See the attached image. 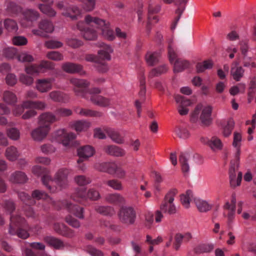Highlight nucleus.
Segmentation results:
<instances>
[{
    "label": "nucleus",
    "instance_id": "1",
    "mask_svg": "<svg viewBox=\"0 0 256 256\" xmlns=\"http://www.w3.org/2000/svg\"><path fill=\"white\" fill-rule=\"evenodd\" d=\"M68 174L69 171L68 169L61 168L56 172L54 179L50 176L46 175L42 178V182L50 192H55L67 187Z\"/></svg>",
    "mask_w": 256,
    "mask_h": 256
},
{
    "label": "nucleus",
    "instance_id": "2",
    "mask_svg": "<svg viewBox=\"0 0 256 256\" xmlns=\"http://www.w3.org/2000/svg\"><path fill=\"white\" fill-rule=\"evenodd\" d=\"M84 21L88 26L100 29L102 32V34L105 38L109 40H112L114 38V32L110 28L108 22L90 14L85 16Z\"/></svg>",
    "mask_w": 256,
    "mask_h": 256
},
{
    "label": "nucleus",
    "instance_id": "3",
    "mask_svg": "<svg viewBox=\"0 0 256 256\" xmlns=\"http://www.w3.org/2000/svg\"><path fill=\"white\" fill-rule=\"evenodd\" d=\"M9 233L12 235L16 234L19 238L26 239L29 236L28 232L22 228H26L25 220L20 216H11Z\"/></svg>",
    "mask_w": 256,
    "mask_h": 256
},
{
    "label": "nucleus",
    "instance_id": "4",
    "mask_svg": "<svg viewBox=\"0 0 256 256\" xmlns=\"http://www.w3.org/2000/svg\"><path fill=\"white\" fill-rule=\"evenodd\" d=\"M190 120L201 126H207L208 124V105L206 103L198 104L191 114Z\"/></svg>",
    "mask_w": 256,
    "mask_h": 256
},
{
    "label": "nucleus",
    "instance_id": "5",
    "mask_svg": "<svg viewBox=\"0 0 256 256\" xmlns=\"http://www.w3.org/2000/svg\"><path fill=\"white\" fill-rule=\"evenodd\" d=\"M76 138V135L74 133H68L64 129H59L52 134L51 141L62 144L64 147L69 148L72 141Z\"/></svg>",
    "mask_w": 256,
    "mask_h": 256
},
{
    "label": "nucleus",
    "instance_id": "6",
    "mask_svg": "<svg viewBox=\"0 0 256 256\" xmlns=\"http://www.w3.org/2000/svg\"><path fill=\"white\" fill-rule=\"evenodd\" d=\"M70 83L73 86V91L75 95L86 99H88L87 88L90 86V82L84 79L71 78Z\"/></svg>",
    "mask_w": 256,
    "mask_h": 256
},
{
    "label": "nucleus",
    "instance_id": "7",
    "mask_svg": "<svg viewBox=\"0 0 256 256\" xmlns=\"http://www.w3.org/2000/svg\"><path fill=\"white\" fill-rule=\"evenodd\" d=\"M119 220L124 224H133L136 220V214L134 208L130 206H122L118 214Z\"/></svg>",
    "mask_w": 256,
    "mask_h": 256
},
{
    "label": "nucleus",
    "instance_id": "8",
    "mask_svg": "<svg viewBox=\"0 0 256 256\" xmlns=\"http://www.w3.org/2000/svg\"><path fill=\"white\" fill-rule=\"evenodd\" d=\"M176 190H173L169 191L165 196L164 202L160 206V210L164 213L172 214L176 213V209L174 204V200L176 194Z\"/></svg>",
    "mask_w": 256,
    "mask_h": 256
},
{
    "label": "nucleus",
    "instance_id": "9",
    "mask_svg": "<svg viewBox=\"0 0 256 256\" xmlns=\"http://www.w3.org/2000/svg\"><path fill=\"white\" fill-rule=\"evenodd\" d=\"M168 53L170 62H174V72H180L188 66L189 63L188 61L176 58L177 56L174 48L171 45L168 47Z\"/></svg>",
    "mask_w": 256,
    "mask_h": 256
},
{
    "label": "nucleus",
    "instance_id": "10",
    "mask_svg": "<svg viewBox=\"0 0 256 256\" xmlns=\"http://www.w3.org/2000/svg\"><path fill=\"white\" fill-rule=\"evenodd\" d=\"M54 65L50 62L42 60L39 64H32L25 67L26 72L30 75L39 74L54 68Z\"/></svg>",
    "mask_w": 256,
    "mask_h": 256
},
{
    "label": "nucleus",
    "instance_id": "11",
    "mask_svg": "<svg viewBox=\"0 0 256 256\" xmlns=\"http://www.w3.org/2000/svg\"><path fill=\"white\" fill-rule=\"evenodd\" d=\"M54 30V26L52 22L44 20L40 22L38 29L33 30L32 32L35 35L46 37L48 34L52 32Z\"/></svg>",
    "mask_w": 256,
    "mask_h": 256
},
{
    "label": "nucleus",
    "instance_id": "12",
    "mask_svg": "<svg viewBox=\"0 0 256 256\" xmlns=\"http://www.w3.org/2000/svg\"><path fill=\"white\" fill-rule=\"evenodd\" d=\"M50 130V126L48 125H40L31 132L30 135L34 140L41 142L47 136Z\"/></svg>",
    "mask_w": 256,
    "mask_h": 256
},
{
    "label": "nucleus",
    "instance_id": "13",
    "mask_svg": "<svg viewBox=\"0 0 256 256\" xmlns=\"http://www.w3.org/2000/svg\"><path fill=\"white\" fill-rule=\"evenodd\" d=\"M174 100L178 104V110L179 114L182 116L186 115L189 112L187 107L192 104V101L190 100L185 98L180 95H176L174 96Z\"/></svg>",
    "mask_w": 256,
    "mask_h": 256
},
{
    "label": "nucleus",
    "instance_id": "14",
    "mask_svg": "<svg viewBox=\"0 0 256 256\" xmlns=\"http://www.w3.org/2000/svg\"><path fill=\"white\" fill-rule=\"evenodd\" d=\"M85 22H79L76 24V27L74 28V29L76 28L80 30L82 34V35L84 38L88 40H94L98 37V34L96 30L91 29L90 28H84Z\"/></svg>",
    "mask_w": 256,
    "mask_h": 256
},
{
    "label": "nucleus",
    "instance_id": "15",
    "mask_svg": "<svg viewBox=\"0 0 256 256\" xmlns=\"http://www.w3.org/2000/svg\"><path fill=\"white\" fill-rule=\"evenodd\" d=\"M40 16L38 12L32 10H26L22 12L20 22L24 26H27V22L36 20Z\"/></svg>",
    "mask_w": 256,
    "mask_h": 256
},
{
    "label": "nucleus",
    "instance_id": "16",
    "mask_svg": "<svg viewBox=\"0 0 256 256\" xmlns=\"http://www.w3.org/2000/svg\"><path fill=\"white\" fill-rule=\"evenodd\" d=\"M53 81L52 78L38 79L36 82V88L40 92H46L52 90Z\"/></svg>",
    "mask_w": 256,
    "mask_h": 256
},
{
    "label": "nucleus",
    "instance_id": "17",
    "mask_svg": "<svg viewBox=\"0 0 256 256\" xmlns=\"http://www.w3.org/2000/svg\"><path fill=\"white\" fill-rule=\"evenodd\" d=\"M38 120L40 125H48L50 126L52 124L58 120V118H57L56 114L50 112H43L39 116Z\"/></svg>",
    "mask_w": 256,
    "mask_h": 256
},
{
    "label": "nucleus",
    "instance_id": "18",
    "mask_svg": "<svg viewBox=\"0 0 256 256\" xmlns=\"http://www.w3.org/2000/svg\"><path fill=\"white\" fill-rule=\"evenodd\" d=\"M188 0H162L164 4H171L173 2L176 6V13L178 15L176 18V22L179 20L181 15L186 8V6Z\"/></svg>",
    "mask_w": 256,
    "mask_h": 256
},
{
    "label": "nucleus",
    "instance_id": "19",
    "mask_svg": "<svg viewBox=\"0 0 256 256\" xmlns=\"http://www.w3.org/2000/svg\"><path fill=\"white\" fill-rule=\"evenodd\" d=\"M65 208L71 214L76 216L83 218V208L76 205L72 204L71 202L66 200L64 202Z\"/></svg>",
    "mask_w": 256,
    "mask_h": 256
},
{
    "label": "nucleus",
    "instance_id": "20",
    "mask_svg": "<svg viewBox=\"0 0 256 256\" xmlns=\"http://www.w3.org/2000/svg\"><path fill=\"white\" fill-rule=\"evenodd\" d=\"M90 100L94 104L100 107H108L112 104L111 100L110 98L102 96L92 95L90 96Z\"/></svg>",
    "mask_w": 256,
    "mask_h": 256
},
{
    "label": "nucleus",
    "instance_id": "21",
    "mask_svg": "<svg viewBox=\"0 0 256 256\" xmlns=\"http://www.w3.org/2000/svg\"><path fill=\"white\" fill-rule=\"evenodd\" d=\"M230 182L231 187L235 188L240 184L242 179V174L241 172H238V177L236 178V173L235 168L231 166L230 168Z\"/></svg>",
    "mask_w": 256,
    "mask_h": 256
},
{
    "label": "nucleus",
    "instance_id": "22",
    "mask_svg": "<svg viewBox=\"0 0 256 256\" xmlns=\"http://www.w3.org/2000/svg\"><path fill=\"white\" fill-rule=\"evenodd\" d=\"M91 126V123L86 120H78L72 123L71 126L78 132H86Z\"/></svg>",
    "mask_w": 256,
    "mask_h": 256
},
{
    "label": "nucleus",
    "instance_id": "23",
    "mask_svg": "<svg viewBox=\"0 0 256 256\" xmlns=\"http://www.w3.org/2000/svg\"><path fill=\"white\" fill-rule=\"evenodd\" d=\"M62 69L68 73L80 72L81 74H84L85 72L82 71V67L81 65L66 62L62 64Z\"/></svg>",
    "mask_w": 256,
    "mask_h": 256
},
{
    "label": "nucleus",
    "instance_id": "24",
    "mask_svg": "<svg viewBox=\"0 0 256 256\" xmlns=\"http://www.w3.org/2000/svg\"><path fill=\"white\" fill-rule=\"evenodd\" d=\"M48 98L54 102H66L69 100V98L66 94L58 90H54L50 92Z\"/></svg>",
    "mask_w": 256,
    "mask_h": 256
},
{
    "label": "nucleus",
    "instance_id": "25",
    "mask_svg": "<svg viewBox=\"0 0 256 256\" xmlns=\"http://www.w3.org/2000/svg\"><path fill=\"white\" fill-rule=\"evenodd\" d=\"M20 156V152L14 146H10L7 148L5 150L4 156L9 161L14 162L18 160Z\"/></svg>",
    "mask_w": 256,
    "mask_h": 256
},
{
    "label": "nucleus",
    "instance_id": "26",
    "mask_svg": "<svg viewBox=\"0 0 256 256\" xmlns=\"http://www.w3.org/2000/svg\"><path fill=\"white\" fill-rule=\"evenodd\" d=\"M28 180L26 174L20 171H16L11 174L9 181L14 184H24Z\"/></svg>",
    "mask_w": 256,
    "mask_h": 256
},
{
    "label": "nucleus",
    "instance_id": "27",
    "mask_svg": "<svg viewBox=\"0 0 256 256\" xmlns=\"http://www.w3.org/2000/svg\"><path fill=\"white\" fill-rule=\"evenodd\" d=\"M76 112L82 116L86 117H101L102 116V112L93 110L90 109L83 108H78L76 110Z\"/></svg>",
    "mask_w": 256,
    "mask_h": 256
},
{
    "label": "nucleus",
    "instance_id": "28",
    "mask_svg": "<svg viewBox=\"0 0 256 256\" xmlns=\"http://www.w3.org/2000/svg\"><path fill=\"white\" fill-rule=\"evenodd\" d=\"M77 152L80 158H88L94 154L95 150L93 147L88 145L80 147L78 149Z\"/></svg>",
    "mask_w": 256,
    "mask_h": 256
},
{
    "label": "nucleus",
    "instance_id": "29",
    "mask_svg": "<svg viewBox=\"0 0 256 256\" xmlns=\"http://www.w3.org/2000/svg\"><path fill=\"white\" fill-rule=\"evenodd\" d=\"M104 150L106 154L116 156H122L126 154L124 150L116 146H106Z\"/></svg>",
    "mask_w": 256,
    "mask_h": 256
},
{
    "label": "nucleus",
    "instance_id": "30",
    "mask_svg": "<svg viewBox=\"0 0 256 256\" xmlns=\"http://www.w3.org/2000/svg\"><path fill=\"white\" fill-rule=\"evenodd\" d=\"M106 200L108 202L116 205H121L126 203L124 198L118 193L108 194L106 197Z\"/></svg>",
    "mask_w": 256,
    "mask_h": 256
},
{
    "label": "nucleus",
    "instance_id": "31",
    "mask_svg": "<svg viewBox=\"0 0 256 256\" xmlns=\"http://www.w3.org/2000/svg\"><path fill=\"white\" fill-rule=\"evenodd\" d=\"M5 30L8 32L15 33L18 30V25L16 20L11 18H6L3 22Z\"/></svg>",
    "mask_w": 256,
    "mask_h": 256
},
{
    "label": "nucleus",
    "instance_id": "32",
    "mask_svg": "<svg viewBox=\"0 0 256 256\" xmlns=\"http://www.w3.org/2000/svg\"><path fill=\"white\" fill-rule=\"evenodd\" d=\"M44 242L56 249H60L64 247V244L60 240L52 236H47L44 238Z\"/></svg>",
    "mask_w": 256,
    "mask_h": 256
},
{
    "label": "nucleus",
    "instance_id": "33",
    "mask_svg": "<svg viewBox=\"0 0 256 256\" xmlns=\"http://www.w3.org/2000/svg\"><path fill=\"white\" fill-rule=\"evenodd\" d=\"M24 105L29 108H35L41 110H45L47 107L46 104L40 100H26Z\"/></svg>",
    "mask_w": 256,
    "mask_h": 256
},
{
    "label": "nucleus",
    "instance_id": "34",
    "mask_svg": "<svg viewBox=\"0 0 256 256\" xmlns=\"http://www.w3.org/2000/svg\"><path fill=\"white\" fill-rule=\"evenodd\" d=\"M244 70L242 66H237L236 64H233L230 70L231 75L233 78L237 82L240 80V78L243 76Z\"/></svg>",
    "mask_w": 256,
    "mask_h": 256
},
{
    "label": "nucleus",
    "instance_id": "35",
    "mask_svg": "<svg viewBox=\"0 0 256 256\" xmlns=\"http://www.w3.org/2000/svg\"><path fill=\"white\" fill-rule=\"evenodd\" d=\"M81 14V10L76 6H73L70 8L68 10L62 12L64 16L69 17L72 20L77 19L78 17L80 16Z\"/></svg>",
    "mask_w": 256,
    "mask_h": 256
},
{
    "label": "nucleus",
    "instance_id": "36",
    "mask_svg": "<svg viewBox=\"0 0 256 256\" xmlns=\"http://www.w3.org/2000/svg\"><path fill=\"white\" fill-rule=\"evenodd\" d=\"M3 100L8 104H14L18 102V98L13 92L9 90L4 92L2 96Z\"/></svg>",
    "mask_w": 256,
    "mask_h": 256
},
{
    "label": "nucleus",
    "instance_id": "37",
    "mask_svg": "<svg viewBox=\"0 0 256 256\" xmlns=\"http://www.w3.org/2000/svg\"><path fill=\"white\" fill-rule=\"evenodd\" d=\"M112 51V48L110 46L104 44L102 48L98 52V57L102 60H110V54Z\"/></svg>",
    "mask_w": 256,
    "mask_h": 256
},
{
    "label": "nucleus",
    "instance_id": "38",
    "mask_svg": "<svg viewBox=\"0 0 256 256\" xmlns=\"http://www.w3.org/2000/svg\"><path fill=\"white\" fill-rule=\"evenodd\" d=\"M160 54L156 52H148L145 56L146 64L150 66L156 64L158 62Z\"/></svg>",
    "mask_w": 256,
    "mask_h": 256
},
{
    "label": "nucleus",
    "instance_id": "39",
    "mask_svg": "<svg viewBox=\"0 0 256 256\" xmlns=\"http://www.w3.org/2000/svg\"><path fill=\"white\" fill-rule=\"evenodd\" d=\"M118 166V164L115 162H105L101 164L99 170L100 171L106 172L110 174H114Z\"/></svg>",
    "mask_w": 256,
    "mask_h": 256
},
{
    "label": "nucleus",
    "instance_id": "40",
    "mask_svg": "<svg viewBox=\"0 0 256 256\" xmlns=\"http://www.w3.org/2000/svg\"><path fill=\"white\" fill-rule=\"evenodd\" d=\"M72 198L77 202H81L86 200L87 193L85 188H77L72 195Z\"/></svg>",
    "mask_w": 256,
    "mask_h": 256
},
{
    "label": "nucleus",
    "instance_id": "41",
    "mask_svg": "<svg viewBox=\"0 0 256 256\" xmlns=\"http://www.w3.org/2000/svg\"><path fill=\"white\" fill-rule=\"evenodd\" d=\"M188 160V154L181 153L180 156V162L181 164L182 172L185 176L187 175L190 172V166Z\"/></svg>",
    "mask_w": 256,
    "mask_h": 256
},
{
    "label": "nucleus",
    "instance_id": "42",
    "mask_svg": "<svg viewBox=\"0 0 256 256\" xmlns=\"http://www.w3.org/2000/svg\"><path fill=\"white\" fill-rule=\"evenodd\" d=\"M106 134L112 140L117 144H121L124 142V139L119 133L112 129H106Z\"/></svg>",
    "mask_w": 256,
    "mask_h": 256
},
{
    "label": "nucleus",
    "instance_id": "43",
    "mask_svg": "<svg viewBox=\"0 0 256 256\" xmlns=\"http://www.w3.org/2000/svg\"><path fill=\"white\" fill-rule=\"evenodd\" d=\"M193 192L190 190L186 191V194H182L180 196V200L184 208H188L190 207V202L194 200Z\"/></svg>",
    "mask_w": 256,
    "mask_h": 256
},
{
    "label": "nucleus",
    "instance_id": "44",
    "mask_svg": "<svg viewBox=\"0 0 256 256\" xmlns=\"http://www.w3.org/2000/svg\"><path fill=\"white\" fill-rule=\"evenodd\" d=\"M38 8L43 14L49 17H54L56 14V10L50 6L40 4Z\"/></svg>",
    "mask_w": 256,
    "mask_h": 256
},
{
    "label": "nucleus",
    "instance_id": "45",
    "mask_svg": "<svg viewBox=\"0 0 256 256\" xmlns=\"http://www.w3.org/2000/svg\"><path fill=\"white\" fill-rule=\"evenodd\" d=\"M82 8L86 12L92 11L96 7V0H82Z\"/></svg>",
    "mask_w": 256,
    "mask_h": 256
},
{
    "label": "nucleus",
    "instance_id": "46",
    "mask_svg": "<svg viewBox=\"0 0 256 256\" xmlns=\"http://www.w3.org/2000/svg\"><path fill=\"white\" fill-rule=\"evenodd\" d=\"M6 12L9 14H18L19 12H21V8L13 2H7L6 3Z\"/></svg>",
    "mask_w": 256,
    "mask_h": 256
},
{
    "label": "nucleus",
    "instance_id": "47",
    "mask_svg": "<svg viewBox=\"0 0 256 256\" xmlns=\"http://www.w3.org/2000/svg\"><path fill=\"white\" fill-rule=\"evenodd\" d=\"M242 140V136L240 133L235 132L234 136V141L232 145L234 147L236 148V158L237 159L239 158V156L240 154V142Z\"/></svg>",
    "mask_w": 256,
    "mask_h": 256
},
{
    "label": "nucleus",
    "instance_id": "48",
    "mask_svg": "<svg viewBox=\"0 0 256 256\" xmlns=\"http://www.w3.org/2000/svg\"><path fill=\"white\" fill-rule=\"evenodd\" d=\"M194 202L200 212H206L208 209V203L199 198H194Z\"/></svg>",
    "mask_w": 256,
    "mask_h": 256
},
{
    "label": "nucleus",
    "instance_id": "49",
    "mask_svg": "<svg viewBox=\"0 0 256 256\" xmlns=\"http://www.w3.org/2000/svg\"><path fill=\"white\" fill-rule=\"evenodd\" d=\"M17 59L18 62H30L34 61L32 56L26 52H22L18 54L17 56Z\"/></svg>",
    "mask_w": 256,
    "mask_h": 256
},
{
    "label": "nucleus",
    "instance_id": "50",
    "mask_svg": "<svg viewBox=\"0 0 256 256\" xmlns=\"http://www.w3.org/2000/svg\"><path fill=\"white\" fill-rule=\"evenodd\" d=\"M234 126V120L232 118L229 119L226 124L223 127L222 134L225 137H228L230 135Z\"/></svg>",
    "mask_w": 256,
    "mask_h": 256
},
{
    "label": "nucleus",
    "instance_id": "51",
    "mask_svg": "<svg viewBox=\"0 0 256 256\" xmlns=\"http://www.w3.org/2000/svg\"><path fill=\"white\" fill-rule=\"evenodd\" d=\"M25 101L23 102L21 104L15 105L12 109V114L14 116H20L24 112L25 108H29L24 105Z\"/></svg>",
    "mask_w": 256,
    "mask_h": 256
},
{
    "label": "nucleus",
    "instance_id": "52",
    "mask_svg": "<svg viewBox=\"0 0 256 256\" xmlns=\"http://www.w3.org/2000/svg\"><path fill=\"white\" fill-rule=\"evenodd\" d=\"M168 70V68L165 65H162L156 68L152 69L149 74V76L153 78L158 76L161 74L165 73Z\"/></svg>",
    "mask_w": 256,
    "mask_h": 256
},
{
    "label": "nucleus",
    "instance_id": "53",
    "mask_svg": "<svg viewBox=\"0 0 256 256\" xmlns=\"http://www.w3.org/2000/svg\"><path fill=\"white\" fill-rule=\"evenodd\" d=\"M84 250L91 256H104V252L92 246L88 245L85 247Z\"/></svg>",
    "mask_w": 256,
    "mask_h": 256
},
{
    "label": "nucleus",
    "instance_id": "54",
    "mask_svg": "<svg viewBox=\"0 0 256 256\" xmlns=\"http://www.w3.org/2000/svg\"><path fill=\"white\" fill-rule=\"evenodd\" d=\"M74 182L79 186H85L91 182L90 179L84 175L76 176L74 178Z\"/></svg>",
    "mask_w": 256,
    "mask_h": 256
},
{
    "label": "nucleus",
    "instance_id": "55",
    "mask_svg": "<svg viewBox=\"0 0 256 256\" xmlns=\"http://www.w3.org/2000/svg\"><path fill=\"white\" fill-rule=\"evenodd\" d=\"M209 146L213 150H216L222 148V144L219 138L212 137L210 140H209Z\"/></svg>",
    "mask_w": 256,
    "mask_h": 256
},
{
    "label": "nucleus",
    "instance_id": "56",
    "mask_svg": "<svg viewBox=\"0 0 256 256\" xmlns=\"http://www.w3.org/2000/svg\"><path fill=\"white\" fill-rule=\"evenodd\" d=\"M105 184L114 190H121L123 189L121 182L116 180L106 181Z\"/></svg>",
    "mask_w": 256,
    "mask_h": 256
},
{
    "label": "nucleus",
    "instance_id": "57",
    "mask_svg": "<svg viewBox=\"0 0 256 256\" xmlns=\"http://www.w3.org/2000/svg\"><path fill=\"white\" fill-rule=\"evenodd\" d=\"M46 56L48 58L54 61L62 60L64 58L63 55L57 51L48 52L47 53Z\"/></svg>",
    "mask_w": 256,
    "mask_h": 256
},
{
    "label": "nucleus",
    "instance_id": "58",
    "mask_svg": "<svg viewBox=\"0 0 256 256\" xmlns=\"http://www.w3.org/2000/svg\"><path fill=\"white\" fill-rule=\"evenodd\" d=\"M40 149L42 153L46 154L54 153L56 151V148L50 144H46L42 145L40 146Z\"/></svg>",
    "mask_w": 256,
    "mask_h": 256
},
{
    "label": "nucleus",
    "instance_id": "59",
    "mask_svg": "<svg viewBox=\"0 0 256 256\" xmlns=\"http://www.w3.org/2000/svg\"><path fill=\"white\" fill-rule=\"evenodd\" d=\"M72 113V111L70 109L60 108L56 110V116L59 120L60 117H66L71 116Z\"/></svg>",
    "mask_w": 256,
    "mask_h": 256
},
{
    "label": "nucleus",
    "instance_id": "60",
    "mask_svg": "<svg viewBox=\"0 0 256 256\" xmlns=\"http://www.w3.org/2000/svg\"><path fill=\"white\" fill-rule=\"evenodd\" d=\"M62 45V42L54 40H48L44 43L45 46L50 49L58 48H61Z\"/></svg>",
    "mask_w": 256,
    "mask_h": 256
},
{
    "label": "nucleus",
    "instance_id": "61",
    "mask_svg": "<svg viewBox=\"0 0 256 256\" xmlns=\"http://www.w3.org/2000/svg\"><path fill=\"white\" fill-rule=\"evenodd\" d=\"M8 136L12 140H16L20 137V132L16 128H11L7 130Z\"/></svg>",
    "mask_w": 256,
    "mask_h": 256
},
{
    "label": "nucleus",
    "instance_id": "62",
    "mask_svg": "<svg viewBox=\"0 0 256 256\" xmlns=\"http://www.w3.org/2000/svg\"><path fill=\"white\" fill-rule=\"evenodd\" d=\"M19 80L22 84L26 86H30L33 84L34 78L31 76H28L24 74L19 76Z\"/></svg>",
    "mask_w": 256,
    "mask_h": 256
},
{
    "label": "nucleus",
    "instance_id": "63",
    "mask_svg": "<svg viewBox=\"0 0 256 256\" xmlns=\"http://www.w3.org/2000/svg\"><path fill=\"white\" fill-rule=\"evenodd\" d=\"M175 132L180 138L186 139L190 136L188 131L184 128H177L175 130Z\"/></svg>",
    "mask_w": 256,
    "mask_h": 256
},
{
    "label": "nucleus",
    "instance_id": "64",
    "mask_svg": "<svg viewBox=\"0 0 256 256\" xmlns=\"http://www.w3.org/2000/svg\"><path fill=\"white\" fill-rule=\"evenodd\" d=\"M12 43L15 46H24L28 43L27 39L22 36H16L12 38Z\"/></svg>",
    "mask_w": 256,
    "mask_h": 256
}]
</instances>
